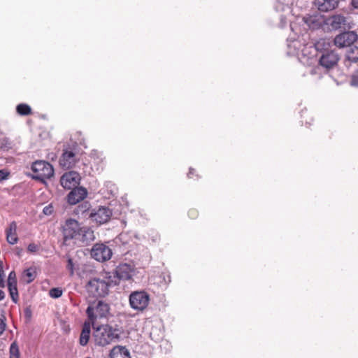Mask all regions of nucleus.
Returning <instances> with one entry per match:
<instances>
[{
    "label": "nucleus",
    "instance_id": "obj_1",
    "mask_svg": "<svg viewBox=\"0 0 358 358\" xmlns=\"http://www.w3.org/2000/svg\"><path fill=\"white\" fill-rule=\"evenodd\" d=\"M115 285V281H113L106 273L102 278H93L89 280L85 285V289L89 296L99 298L108 295L109 288Z\"/></svg>",
    "mask_w": 358,
    "mask_h": 358
},
{
    "label": "nucleus",
    "instance_id": "obj_2",
    "mask_svg": "<svg viewBox=\"0 0 358 358\" xmlns=\"http://www.w3.org/2000/svg\"><path fill=\"white\" fill-rule=\"evenodd\" d=\"M315 48L317 52H321L319 63L322 67L329 69L337 64L339 55L335 50H331L330 40L320 39L315 43Z\"/></svg>",
    "mask_w": 358,
    "mask_h": 358
},
{
    "label": "nucleus",
    "instance_id": "obj_3",
    "mask_svg": "<svg viewBox=\"0 0 358 358\" xmlns=\"http://www.w3.org/2000/svg\"><path fill=\"white\" fill-rule=\"evenodd\" d=\"M94 332L96 343L99 346H106L112 342L119 340L120 338V330L117 325L103 324L96 328Z\"/></svg>",
    "mask_w": 358,
    "mask_h": 358
},
{
    "label": "nucleus",
    "instance_id": "obj_4",
    "mask_svg": "<svg viewBox=\"0 0 358 358\" xmlns=\"http://www.w3.org/2000/svg\"><path fill=\"white\" fill-rule=\"evenodd\" d=\"M31 169L33 173H27L26 176L41 182H45L47 179L54 176L53 166L46 161L37 160L33 162Z\"/></svg>",
    "mask_w": 358,
    "mask_h": 358
},
{
    "label": "nucleus",
    "instance_id": "obj_5",
    "mask_svg": "<svg viewBox=\"0 0 358 358\" xmlns=\"http://www.w3.org/2000/svg\"><path fill=\"white\" fill-rule=\"evenodd\" d=\"M80 224L75 219H68L62 225L63 245L74 246L78 244V238L80 229Z\"/></svg>",
    "mask_w": 358,
    "mask_h": 358
},
{
    "label": "nucleus",
    "instance_id": "obj_6",
    "mask_svg": "<svg viewBox=\"0 0 358 358\" xmlns=\"http://www.w3.org/2000/svg\"><path fill=\"white\" fill-rule=\"evenodd\" d=\"M110 313V306L108 303L98 301L90 303L86 314L94 327L95 321L98 318H106Z\"/></svg>",
    "mask_w": 358,
    "mask_h": 358
},
{
    "label": "nucleus",
    "instance_id": "obj_7",
    "mask_svg": "<svg viewBox=\"0 0 358 358\" xmlns=\"http://www.w3.org/2000/svg\"><path fill=\"white\" fill-rule=\"evenodd\" d=\"M150 296L145 291H135L129 296V304L136 310H143L148 306Z\"/></svg>",
    "mask_w": 358,
    "mask_h": 358
},
{
    "label": "nucleus",
    "instance_id": "obj_8",
    "mask_svg": "<svg viewBox=\"0 0 358 358\" xmlns=\"http://www.w3.org/2000/svg\"><path fill=\"white\" fill-rule=\"evenodd\" d=\"M134 273V268L128 264H121L115 270L113 273H108L110 278L115 281L116 285L120 280H127L131 278Z\"/></svg>",
    "mask_w": 358,
    "mask_h": 358
},
{
    "label": "nucleus",
    "instance_id": "obj_9",
    "mask_svg": "<svg viewBox=\"0 0 358 358\" xmlns=\"http://www.w3.org/2000/svg\"><path fill=\"white\" fill-rule=\"evenodd\" d=\"M112 215V210L108 207L100 206L90 211L89 217L93 222L103 224L109 221Z\"/></svg>",
    "mask_w": 358,
    "mask_h": 358
},
{
    "label": "nucleus",
    "instance_id": "obj_10",
    "mask_svg": "<svg viewBox=\"0 0 358 358\" xmlns=\"http://www.w3.org/2000/svg\"><path fill=\"white\" fill-rule=\"evenodd\" d=\"M112 255V250L103 243H96L91 250V256L100 262L110 259Z\"/></svg>",
    "mask_w": 358,
    "mask_h": 358
},
{
    "label": "nucleus",
    "instance_id": "obj_11",
    "mask_svg": "<svg viewBox=\"0 0 358 358\" xmlns=\"http://www.w3.org/2000/svg\"><path fill=\"white\" fill-rule=\"evenodd\" d=\"M79 159L76 156V152L71 148H65L59 158V166L63 169H71L73 168Z\"/></svg>",
    "mask_w": 358,
    "mask_h": 358
},
{
    "label": "nucleus",
    "instance_id": "obj_12",
    "mask_svg": "<svg viewBox=\"0 0 358 358\" xmlns=\"http://www.w3.org/2000/svg\"><path fill=\"white\" fill-rule=\"evenodd\" d=\"M358 38L357 34L352 31H344L337 35L334 39V45L340 48L352 47V45Z\"/></svg>",
    "mask_w": 358,
    "mask_h": 358
},
{
    "label": "nucleus",
    "instance_id": "obj_13",
    "mask_svg": "<svg viewBox=\"0 0 358 358\" xmlns=\"http://www.w3.org/2000/svg\"><path fill=\"white\" fill-rule=\"evenodd\" d=\"M80 180V174L76 171H70L62 176L60 184L64 189H71L76 187Z\"/></svg>",
    "mask_w": 358,
    "mask_h": 358
},
{
    "label": "nucleus",
    "instance_id": "obj_14",
    "mask_svg": "<svg viewBox=\"0 0 358 358\" xmlns=\"http://www.w3.org/2000/svg\"><path fill=\"white\" fill-rule=\"evenodd\" d=\"M87 193V189L83 187L73 188L67 196V201L71 205H75L86 198Z\"/></svg>",
    "mask_w": 358,
    "mask_h": 358
},
{
    "label": "nucleus",
    "instance_id": "obj_15",
    "mask_svg": "<svg viewBox=\"0 0 358 358\" xmlns=\"http://www.w3.org/2000/svg\"><path fill=\"white\" fill-rule=\"evenodd\" d=\"M95 239L94 230L87 226H81L79 236L78 238V244L79 245H88Z\"/></svg>",
    "mask_w": 358,
    "mask_h": 358
},
{
    "label": "nucleus",
    "instance_id": "obj_16",
    "mask_svg": "<svg viewBox=\"0 0 358 358\" xmlns=\"http://www.w3.org/2000/svg\"><path fill=\"white\" fill-rule=\"evenodd\" d=\"M7 286L9 290V293L12 301L14 303H17L18 299V292L17 289V279H16V273L14 271L10 272L8 280H7Z\"/></svg>",
    "mask_w": 358,
    "mask_h": 358
},
{
    "label": "nucleus",
    "instance_id": "obj_17",
    "mask_svg": "<svg viewBox=\"0 0 358 358\" xmlns=\"http://www.w3.org/2000/svg\"><path fill=\"white\" fill-rule=\"evenodd\" d=\"M343 63L345 66L348 69H349L352 64H358L357 46L353 45L347 50Z\"/></svg>",
    "mask_w": 358,
    "mask_h": 358
},
{
    "label": "nucleus",
    "instance_id": "obj_18",
    "mask_svg": "<svg viewBox=\"0 0 358 358\" xmlns=\"http://www.w3.org/2000/svg\"><path fill=\"white\" fill-rule=\"evenodd\" d=\"M338 0H315V7L321 12H328L334 10L338 6Z\"/></svg>",
    "mask_w": 358,
    "mask_h": 358
},
{
    "label": "nucleus",
    "instance_id": "obj_19",
    "mask_svg": "<svg viewBox=\"0 0 358 358\" xmlns=\"http://www.w3.org/2000/svg\"><path fill=\"white\" fill-rule=\"evenodd\" d=\"M110 358H131L130 352L124 346H115L110 352Z\"/></svg>",
    "mask_w": 358,
    "mask_h": 358
},
{
    "label": "nucleus",
    "instance_id": "obj_20",
    "mask_svg": "<svg viewBox=\"0 0 358 358\" xmlns=\"http://www.w3.org/2000/svg\"><path fill=\"white\" fill-rule=\"evenodd\" d=\"M91 322L85 321L83 325V329L80 336L79 343L82 346H85L90 340L91 332Z\"/></svg>",
    "mask_w": 358,
    "mask_h": 358
},
{
    "label": "nucleus",
    "instance_id": "obj_21",
    "mask_svg": "<svg viewBox=\"0 0 358 358\" xmlns=\"http://www.w3.org/2000/svg\"><path fill=\"white\" fill-rule=\"evenodd\" d=\"M345 22V18L341 15H335L328 18L327 23L334 29H338Z\"/></svg>",
    "mask_w": 358,
    "mask_h": 358
},
{
    "label": "nucleus",
    "instance_id": "obj_22",
    "mask_svg": "<svg viewBox=\"0 0 358 358\" xmlns=\"http://www.w3.org/2000/svg\"><path fill=\"white\" fill-rule=\"evenodd\" d=\"M37 275L36 268L30 267L24 270V281L27 283L31 282Z\"/></svg>",
    "mask_w": 358,
    "mask_h": 358
},
{
    "label": "nucleus",
    "instance_id": "obj_23",
    "mask_svg": "<svg viewBox=\"0 0 358 358\" xmlns=\"http://www.w3.org/2000/svg\"><path fill=\"white\" fill-rule=\"evenodd\" d=\"M10 358H20V350L16 342L12 343L10 346Z\"/></svg>",
    "mask_w": 358,
    "mask_h": 358
},
{
    "label": "nucleus",
    "instance_id": "obj_24",
    "mask_svg": "<svg viewBox=\"0 0 358 358\" xmlns=\"http://www.w3.org/2000/svg\"><path fill=\"white\" fill-rule=\"evenodd\" d=\"M63 291L59 287L52 288L49 291L50 296L53 299H57L62 295Z\"/></svg>",
    "mask_w": 358,
    "mask_h": 358
},
{
    "label": "nucleus",
    "instance_id": "obj_25",
    "mask_svg": "<svg viewBox=\"0 0 358 358\" xmlns=\"http://www.w3.org/2000/svg\"><path fill=\"white\" fill-rule=\"evenodd\" d=\"M5 274L3 271V262L0 261V287H4L6 285Z\"/></svg>",
    "mask_w": 358,
    "mask_h": 358
},
{
    "label": "nucleus",
    "instance_id": "obj_26",
    "mask_svg": "<svg viewBox=\"0 0 358 358\" xmlns=\"http://www.w3.org/2000/svg\"><path fill=\"white\" fill-rule=\"evenodd\" d=\"M90 204L89 202H84L78 206L77 213H84L90 209Z\"/></svg>",
    "mask_w": 358,
    "mask_h": 358
},
{
    "label": "nucleus",
    "instance_id": "obj_27",
    "mask_svg": "<svg viewBox=\"0 0 358 358\" xmlns=\"http://www.w3.org/2000/svg\"><path fill=\"white\" fill-rule=\"evenodd\" d=\"M7 327L6 319L3 315H0V336L3 334Z\"/></svg>",
    "mask_w": 358,
    "mask_h": 358
},
{
    "label": "nucleus",
    "instance_id": "obj_28",
    "mask_svg": "<svg viewBox=\"0 0 358 358\" xmlns=\"http://www.w3.org/2000/svg\"><path fill=\"white\" fill-rule=\"evenodd\" d=\"M7 241L10 244H15L17 243V238L15 233L7 231Z\"/></svg>",
    "mask_w": 358,
    "mask_h": 358
},
{
    "label": "nucleus",
    "instance_id": "obj_29",
    "mask_svg": "<svg viewBox=\"0 0 358 358\" xmlns=\"http://www.w3.org/2000/svg\"><path fill=\"white\" fill-rule=\"evenodd\" d=\"M350 85L358 87V70L355 71L351 76Z\"/></svg>",
    "mask_w": 358,
    "mask_h": 358
},
{
    "label": "nucleus",
    "instance_id": "obj_30",
    "mask_svg": "<svg viewBox=\"0 0 358 358\" xmlns=\"http://www.w3.org/2000/svg\"><path fill=\"white\" fill-rule=\"evenodd\" d=\"M54 212V208L52 203L48 204V206H45L43 209V213L45 215H50Z\"/></svg>",
    "mask_w": 358,
    "mask_h": 358
},
{
    "label": "nucleus",
    "instance_id": "obj_31",
    "mask_svg": "<svg viewBox=\"0 0 358 358\" xmlns=\"http://www.w3.org/2000/svg\"><path fill=\"white\" fill-rule=\"evenodd\" d=\"M40 248V245L36 243H30L27 247V250L30 253L36 252Z\"/></svg>",
    "mask_w": 358,
    "mask_h": 358
},
{
    "label": "nucleus",
    "instance_id": "obj_32",
    "mask_svg": "<svg viewBox=\"0 0 358 358\" xmlns=\"http://www.w3.org/2000/svg\"><path fill=\"white\" fill-rule=\"evenodd\" d=\"M66 268L70 271L71 275L74 273L73 263L71 258L69 257L67 260Z\"/></svg>",
    "mask_w": 358,
    "mask_h": 358
},
{
    "label": "nucleus",
    "instance_id": "obj_33",
    "mask_svg": "<svg viewBox=\"0 0 358 358\" xmlns=\"http://www.w3.org/2000/svg\"><path fill=\"white\" fill-rule=\"evenodd\" d=\"M8 175L9 173L8 171L5 170H0V182H1L3 180H6L8 178Z\"/></svg>",
    "mask_w": 358,
    "mask_h": 358
},
{
    "label": "nucleus",
    "instance_id": "obj_34",
    "mask_svg": "<svg viewBox=\"0 0 358 358\" xmlns=\"http://www.w3.org/2000/svg\"><path fill=\"white\" fill-rule=\"evenodd\" d=\"M24 316L27 321L30 320L31 318V311L29 308H26L24 311Z\"/></svg>",
    "mask_w": 358,
    "mask_h": 358
},
{
    "label": "nucleus",
    "instance_id": "obj_35",
    "mask_svg": "<svg viewBox=\"0 0 358 358\" xmlns=\"http://www.w3.org/2000/svg\"><path fill=\"white\" fill-rule=\"evenodd\" d=\"M31 113V107L29 105L24 103V115H28Z\"/></svg>",
    "mask_w": 358,
    "mask_h": 358
},
{
    "label": "nucleus",
    "instance_id": "obj_36",
    "mask_svg": "<svg viewBox=\"0 0 358 358\" xmlns=\"http://www.w3.org/2000/svg\"><path fill=\"white\" fill-rule=\"evenodd\" d=\"M16 110L20 115H22V103H20L17 106Z\"/></svg>",
    "mask_w": 358,
    "mask_h": 358
},
{
    "label": "nucleus",
    "instance_id": "obj_37",
    "mask_svg": "<svg viewBox=\"0 0 358 358\" xmlns=\"http://www.w3.org/2000/svg\"><path fill=\"white\" fill-rule=\"evenodd\" d=\"M16 224L15 222H12L10 226V229L7 231L13 232V230L15 231Z\"/></svg>",
    "mask_w": 358,
    "mask_h": 358
},
{
    "label": "nucleus",
    "instance_id": "obj_38",
    "mask_svg": "<svg viewBox=\"0 0 358 358\" xmlns=\"http://www.w3.org/2000/svg\"><path fill=\"white\" fill-rule=\"evenodd\" d=\"M351 3L355 8H358V0H352Z\"/></svg>",
    "mask_w": 358,
    "mask_h": 358
},
{
    "label": "nucleus",
    "instance_id": "obj_39",
    "mask_svg": "<svg viewBox=\"0 0 358 358\" xmlns=\"http://www.w3.org/2000/svg\"><path fill=\"white\" fill-rule=\"evenodd\" d=\"M5 297V294L4 292L0 289V301L1 300H3Z\"/></svg>",
    "mask_w": 358,
    "mask_h": 358
},
{
    "label": "nucleus",
    "instance_id": "obj_40",
    "mask_svg": "<svg viewBox=\"0 0 358 358\" xmlns=\"http://www.w3.org/2000/svg\"><path fill=\"white\" fill-rule=\"evenodd\" d=\"M194 169H192V168L189 169V173H188V177L189 178H191V175L194 173Z\"/></svg>",
    "mask_w": 358,
    "mask_h": 358
},
{
    "label": "nucleus",
    "instance_id": "obj_41",
    "mask_svg": "<svg viewBox=\"0 0 358 358\" xmlns=\"http://www.w3.org/2000/svg\"><path fill=\"white\" fill-rule=\"evenodd\" d=\"M189 216L193 218L194 216L195 215L196 213L194 211H190L189 213Z\"/></svg>",
    "mask_w": 358,
    "mask_h": 358
},
{
    "label": "nucleus",
    "instance_id": "obj_42",
    "mask_svg": "<svg viewBox=\"0 0 358 358\" xmlns=\"http://www.w3.org/2000/svg\"><path fill=\"white\" fill-rule=\"evenodd\" d=\"M311 74H313L315 73V69H312L311 71H310Z\"/></svg>",
    "mask_w": 358,
    "mask_h": 358
},
{
    "label": "nucleus",
    "instance_id": "obj_43",
    "mask_svg": "<svg viewBox=\"0 0 358 358\" xmlns=\"http://www.w3.org/2000/svg\"><path fill=\"white\" fill-rule=\"evenodd\" d=\"M87 358H91V357H87Z\"/></svg>",
    "mask_w": 358,
    "mask_h": 358
}]
</instances>
